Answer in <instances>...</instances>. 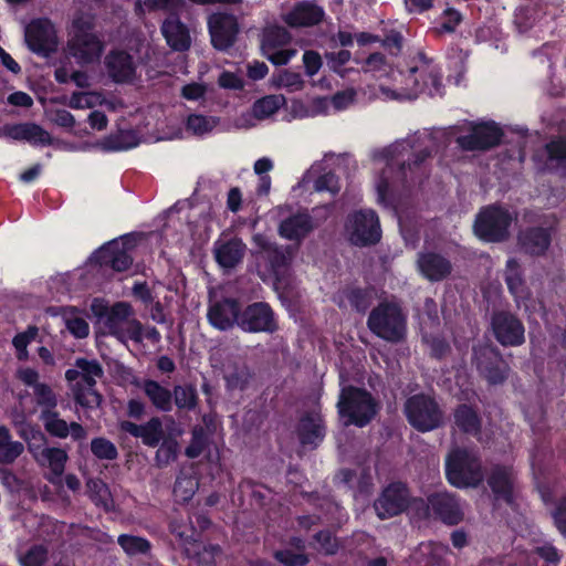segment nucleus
Here are the masks:
<instances>
[{
    "label": "nucleus",
    "mask_w": 566,
    "mask_h": 566,
    "mask_svg": "<svg viewBox=\"0 0 566 566\" xmlns=\"http://www.w3.org/2000/svg\"><path fill=\"white\" fill-rule=\"evenodd\" d=\"M367 327L374 336L400 344L408 336V316L399 302L385 298L369 312Z\"/></svg>",
    "instance_id": "1"
},
{
    "label": "nucleus",
    "mask_w": 566,
    "mask_h": 566,
    "mask_svg": "<svg viewBox=\"0 0 566 566\" xmlns=\"http://www.w3.org/2000/svg\"><path fill=\"white\" fill-rule=\"evenodd\" d=\"M337 412L346 419V424L364 428L377 416L380 406L376 398L365 388L354 385L340 389Z\"/></svg>",
    "instance_id": "2"
},
{
    "label": "nucleus",
    "mask_w": 566,
    "mask_h": 566,
    "mask_svg": "<svg viewBox=\"0 0 566 566\" xmlns=\"http://www.w3.org/2000/svg\"><path fill=\"white\" fill-rule=\"evenodd\" d=\"M403 78L405 86L401 94L405 98L415 99L420 93L429 91V94L438 93L442 87V75L433 60L426 53L419 52L412 59L406 73L398 72Z\"/></svg>",
    "instance_id": "3"
},
{
    "label": "nucleus",
    "mask_w": 566,
    "mask_h": 566,
    "mask_svg": "<svg viewBox=\"0 0 566 566\" xmlns=\"http://www.w3.org/2000/svg\"><path fill=\"white\" fill-rule=\"evenodd\" d=\"M513 213L501 203L480 208L473 221V233L483 243H504L511 237Z\"/></svg>",
    "instance_id": "4"
},
{
    "label": "nucleus",
    "mask_w": 566,
    "mask_h": 566,
    "mask_svg": "<svg viewBox=\"0 0 566 566\" xmlns=\"http://www.w3.org/2000/svg\"><path fill=\"white\" fill-rule=\"evenodd\" d=\"M444 471L448 482L458 489L476 488L484 480L480 458L467 448L458 447L448 453Z\"/></svg>",
    "instance_id": "5"
},
{
    "label": "nucleus",
    "mask_w": 566,
    "mask_h": 566,
    "mask_svg": "<svg viewBox=\"0 0 566 566\" xmlns=\"http://www.w3.org/2000/svg\"><path fill=\"white\" fill-rule=\"evenodd\" d=\"M344 231L348 242L359 248L376 245L382 237L379 217L373 209L349 212L345 218Z\"/></svg>",
    "instance_id": "6"
},
{
    "label": "nucleus",
    "mask_w": 566,
    "mask_h": 566,
    "mask_svg": "<svg viewBox=\"0 0 566 566\" xmlns=\"http://www.w3.org/2000/svg\"><path fill=\"white\" fill-rule=\"evenodd\" d=\"M400 147L403 144H395L384 149V157L387 159V168L395 171L396 180L403 187L408 188L423 181V163L431 156L430 150L421 149L416 153H409L407 159H400Z\"/></svg>",
    "instance_id": "7"
},
{
    "label": "nucleus",
    "mask_w": 566,
    "mask_h": 566,
    "mask_svg": "<svg viewBox=\"0 0 566 566\" xmlns=\"http://www.w3.org/2000/svg\"><path fill=\"white\" fill-rule=\"evenodd\" d=\"M408 422L419 432H429L442 424L443 413L434 398L417 394L405 403Z\"/></svg>",
    "instance_id": "8"
},
{
    "label": "nucleus",
    "mask_w": 566,
    "mask_h": 566,
    "mask_svg": "<svg viewBox=\"0 0 566 566\" xmlns=\"http://www.w3.org/2000/svg\"><path fill=\"white\" fill-rule=\"evenodd\" d=\"M136 245L135 234L127 233L103 244L94 252L93 259L102 268H108L115 272H125L133 264L132 252Z\"/></svg>",
    "instance_id": "9"
},
{
    "label": "nucleus",
    "mask_w": 566,
    "mask_h": 566,
    "mask_svg": "<svg viewBox=\"0 0 566 566\" xmlns=\"http://www.w3.org/2000/svg\"><path fill=\"white\" fill-rule=\"evenodd\" d=\"M472 363L479 375L491 386L503 385L509 378L511 368L496 346L473 347Z\"/></svg>",
    "instance_id": "10"
},
{
    "label": "nucleus",
    "mask_w": 566,
    "mask_h": 566,
    "mask_svg": "<svg viewBox=\"0 0 566 566\" xmlns=\"http://www.w3.org/2000/svg\"><path fill=\"white\" fill-rule=\"evenodd\" d=\"M504 130L494 120L472 123L470 133L457 137V145L464 151H486L502 144Z\"/></svg>",
    "instance_id": "11"
},
{
    "label": "nucleus",
    "mask_w": 566,
    "mask_h": 566,
    "mask_svg": "<svg viewBox=\"0 0 566 566\" xmlns=\"http://www.w3.org/2000/svg\"><path fill=\"white\" fill-rule=\"evenodd\" d=\"M207 28L212 48L219 52L229 51L240 33L238 18L233 13L219 11L207 19Z\"/></svg>",
    "instance_id": "12"
},
{
    "label": "nucleus",
    "mask_w": 566,
    "mask_h": 566,
    "mask_svg": "<svg viewBox=\"0 0 566 566\" xmlns=\"http://www.w3.org/2000/svg\"><path fill=\"white\" fill-rule=\"evenodd\" d=\"M411 500L408 485L401 481H395L382 489L374 502V509L380 520H387L406 512L410 507Z\"/></svg>",
    "instance_id": "13"
},
{
    "label": "nucleus",
    "mask_w": 566,
    "mask_h": 566,
    "mask_svg": "<svg viewBox=\"0 0 566 566\" xmlns=\"http://www.w3.org/2000/svg\"><path fill=\"white\" fill-rule=\"evenodd\" d=\"M238 327L251 334H273L279 329V323L273 308L266 302H253L241 308Z\"/></svg>",
    "instance_id": "14"
},
{
    "label": "nucleus",
    "mask_w": 566,
    "mask_h": 566,
    "mask_svg": "<svg viewBox=\"0 0 566 566\" xmlns=\"http://www.w3.org/2000/svg\"><path fill=\"white\" fill-rule=\"evenodd\" d=\"M491 331L503 347H518L525 343L523 322L510 311H494L491 315Z\"/></svg>",
    "instance_id": "15"
},
{
    "label": "nucleus",
    "mask_w": 566,
    "mask_h": 566,
    "mask_svg": "<svg viewBox=\"0 0 566 566\" xmlns=\"http://www.w3.org/2000/svg\"><path fill=\"white\" fill-rule=\"evenodd\" d=\"M29 50L40 56L49 57L57 49L54 24L48 18L33 19L24 32Z\"/></svg>",
    "instance_id": "16"
},
{
    "label": "nucleus",
    "mask_w": 566,
    "mask_h": 566,
    "mask_svg": "<svg viewBox=\"0 0 566 566\" xmlns=\"http://www.w3.org/2000/svg\"><path fill=\"white\" fill-rule=\"evenodd\" d=\"M428 507L434 517L443 524L454 526L464 518L461 499L449 492H434L427 497Z\"/></svg>",
    "instance_id": "17"
},
{
    "label": "nucleus",
    "mask_w": 566,
    "mask_h": 566,
    "mask_svg": "<svg viewBox=\"0 0 566 566\" xmlns=\"http://www.w3.org/2000/svg\"><path fill=\"white\" fill-rule=\"evenodd\" d=\"M241 308L242 306L238 298L222 297L209 306L207 313L208 322L219 331H229L238 326Z\"/></svg>",
    "instance_id": "18"
},
{
    "label": "nucleus",
    "mask_w": 566,
    "mask_h": 566,
    "mask_svg": "<svg viewBox=\"0 0 566 566\" xmlns=\"http://www.w3.org/2000/svg\"><path fill=\"white\" fill-rule=\"evenodd\" d=\"M416 266L419 274L430 282H441L448 279L453 270L451 261L436 251L418 252Z\"/></svg>",
    "instance_id": "19"
},
{
    "label": "nucleus",
    "mask_w": 566,
    "mask_h": 566,
    "mask_svg": "<svg viewBox=\"0 0 566 566\" xmlns=\"http://www.w3.org/2000/svg\"><path fill=\"white\" fill-rule=\"evenodd\" d=\"M296 434L303 447L318 448L326 436V424L321 412H304L297 422Z\"/></svg>",
    "instance_id": "20"
},
{
    "label": "nucleus",
    "mask_w": 566,
    "mask_h": 566,
    "mask_svg": "<svg viewBox=\"0 0 566 566\" xmlns=\"http://www.w3.org/2000/svg\"><path fill=\"white\" fill-rule=\"evenodd\" d=\"M181 12H170L161 25L160 31L167 45L176 52L188 51L191 46L189 28L180 19Z\"/></svg>",
    "instance_id": "21"
},
{
    "label": "nucleus",
    "mask_w": 566,
    "mask_h": 566,
    "mask_svg": "<svg viewBox=\"0 0 566 566\" xmlns=\"http://www.w3.org/2000/svg\"><path fill=\"white\" fill-rule=\"evenodd\" d=\"M488 484L494 494L495 500H501L509 506L514 504L515 475L511 465H493L488 476Z\"/></svg>",
    "instance_id": "22"
},
{
    "label": "nucleus",
    "mask_w": 566,
    "mask_h": 566,
    "mask_svg": "<svg viewBox=\"0 0 566 566\" xmlns=\"http://www.w3.org/2000/svg\"><path fill=\"white\" fill-rule=\"evenodd\" d=\"M325 10L314 1L303 0L296 2L284 15V22L293 29L318 25L325 19Z\"/></svg>",
    "instance_id": "23"
},
{
    "label": "nucleus",
    "mask_w": 566,
    "mask_h": 566,
    "mask_svg": "<svg viewBox=\"0 0 566 566\" xmlns=\"http://www.w3.org/2000/svg\"><path fill=\"white\" fill-rule=\"evenodd\" d=\"M39 419L42 421L45 432L53 438L66 439L71 436L74 441H83L87 437L86 429L80 422L67 423L60 417L57 410L39 415Z\"/></svg>",
    "instance_id": "24"
},
{
    "label": "nucleus",
    "mask_w": 566,
    "mask_h": 566,
    "mask_svg": "<svg viewBox=\"0 0 566 566\" xmlns=\"http://www.w3.org/2000/svg\"><path fill=\"white\" fill-rule=\"evenodd\" d=\"M109 78L116 84L130 83L136 75L133 56L124 50H111L104 61Z\"/></svg>",
    "instance_id": "25"
},
{
    "label": "nucleus",
    "mask_w": 566,
    "mask_h": 566,
    "mask_svg": "<svg viewBox=\"0 0 566 566\" xmlns=\"http://www.w3.org/2000/svg\"><path fill=\"white\" fill-rule=\"evenodd\" d=\"M552 233L543 227H527L517 234L520 250L531 256H542L549 249Z\"/></svg>",
    "instance_id": "26"
},
{
    "label": "nucleus",
    "mask_w": 566,
    "mask_h": 566,
    "mask_svg": "<svg viewBox=\"0 0 566 566\" xmlns=\"http://www.w3.org/2000/svg\"><path fill=\"white\" fill-rule=\"evenodd\" d=\"M4 137L13 140H24L32 146H50L53 138L49 132L35 123L7 124L3 126Z\"/></svg>",
    "instance_id": "27"
},
{
    "label": "nucleus",
    "mask_w": 566,
    "mask_h": 566,
    "mask_svg": "<svg viewBox=\"0 0 566 566\" xmlns=\"http://www.w3.org/2000/svg\"><path fill=\"white\" fill-rule=\"evenodd\" d=\"M71 54L81 64H91L97 62L104 51V43L101 38L95 34L73 35L69 42Z\"/></svg>",
    "instance_id": "28"
},
{
    "label": "nucleus",
    "mask_w": 566,
    "mask_h": 566,
    "mask_svg": "<svg viewBox=\"0 0 566 566\" xmlns=\"http://www.w3.org/2000/svg\"><path fill=\"white\" fill-rule=\"evenodd\" d=\"M314 230L313 219L307 212L291 214L280 222L279 234L290 241H302Z\"/></svg>",
    "instance_id": "29"
},
{
    "label": "nucleus",
    "mask_w": 566,
    "mask_h": 566,
    "mask_svg": "<svg viewBox=\"0 0 566 566\" xmlns=\"http://www.w3.org/2000/svg\"><path fill=\"white\" fill-rule=\"evenodd\" d=\"M504 281L509 292L517 303L528 297L530 291L526 284L524 269L517 259L510 258L506 261Z\"/></svg>",
    "instance_id": "30"
},
{
    "label": "nucleus",
    "mask_w": 566,
    "mask_h": 566,
    "mask_svg": "<svg viewBox=\"0 0 566 566\" xmlns=\"http://www.w3.org/2000/svg\"><path fill=\"white\" fill-rule=\"evenodd\" d=\"M14 426L18 436L27 443L28 451L35 461H40L41 454L48 448L45 433L38 424L25 421L23 417L21 421H15Z\"/></svg>",
    "instance_id": "31"
},
{
    "label": "nucleus",
    "mask_w": 566,
    "mask_h": 566,
    "mask_svg": "<svg viewBox=\"0 0 566 566\" xmlns=\"http://www.w3.org/2000/svg\"><path fill=\"white\" fill-rule=\"evenodd\" d=\"M245 244L239 238L230 239L220 244L216 243L214 259L223 269L235 268L243 259Z\"/></svg>",
    "instance_id": "32"
},
{
    "label": "nucleus",
    "mask_w": 566,
    "mask_h": 566,
    "mask_svg": "<svg viewBox=\"0 0 566 566\" xmlns=\"http://www.w3.org/2000/svg\"><path fill=\"white\" fill-rule=\"evenodd\" d=\"M454 424L460 432L478 437L482 432V419L474 407L460 403L453 411Z\"/></svg>",
    "instance_id": "33"
},
{
    "label": "nucleus",
    "mask_w": 566,
    "mask_h": 566,
    "mask_svg": "<svg viewBox=\"0 0 566 566\" xmlns=\"http://www.w3.org/2000/svg\"><path fill=\"white\" fill-rule=\"evenodd\" d=\"M143 390L157 410L163 412H170L172 410V391L160 385L157 380L146 379Z\"/></svg>",
    "instance_id": "34"
},
{
    "label": "nucleus",
    "mask_w": 566,
    "mask_h": 566,
    "mask_svg": "<svg viewBox=\"0 0 566 566\" xmlns=\"http://www.w3.org/2000/svg\"><path fill=\"white\" fill-rule=\"evenodd\" d=\"M132 315V306L126 302L115 303L107 313L105 319V327L108 333L117 338L124 335L123 325L127 323L128 317Z\"/></svg>",
    "instance_id": "35"
},
{
    "label": "nucleus",
    "mask_w": 566,
    "mask_h": 566,
    "mask_svg": "<svg viewBox=\"0 0 566 566\" xmlns=\"http://www.w3.org/2000/svg\"><path fill=\"white\" fill-rule=\"evenodd\" d=\"M265 260L270 273L276 283H281L291 264V256L280 247H270L265 250Z\"/></svg>",
    "instance_id": "36"
},
{
    "label": "nucleus",
    "mask_w": 566,
    "mask_h": 566,
    "mask_svg": "<svg viewBox=\"0 0 566 566\" xmlns=\"http://www.w3.org/2000/svg\"><path fill=\"white\" fill-rule=\"evenodd\" d=\"M343 294L355 312L365 314L373 305L375 289L373 286H349L343 291Z\"/></svg>",
    "instance_id": "37"
},
{
    "label": "nucleus",
    "mask_w": 566,
    "mask_h": 566,
    "mask_svg": "<svg viewBox=\"0 0 566 566\" xmlns=\"http://www.w3.org/2000/svg\"><path fill=\"white\" fill-rule=\"evenodd\" d=\"M546 160L543 170H553L566 165V137L557 136L551 139L544 146Z\"/></svg>",
    "instance_id": "38"
},
{
    "label": "nucleus",
    "mask_w": 566,
    "mask_h": 566,
    "mask_svg": "<svg viewBox=\"0 0 566 566\" xmlns=\"http://www.w3.org/2000/svg\"><path fill=\"white\" fill-rule=\"evenodd\" d=\"M290 41L291 34L284 27L277 24L265 27L261 36L262 53L283 48L289 44Z\"/></svg>",
    "instance_id": "39"
},
{
    "label": "nucleus",
    "mask_w": 566,
    "mask_h": 566,
    "mask_svg": "<svg viewBox=\"0 0 566 566\" xmlns=\"http://www.w3.org/2000/svg\"><path fill=\"white\" fill-rule=\"evenodd\" d=\"M199 402L197 388L193 384L175 385L172 389V406L178 410L193 411Z\"/></svg>",
    "instance_id": "40"
},
{
    "label": "nucleus",
    "mask_w": 566,
    "mask_h": 566,
    "mask_svg": "<svg viewBox=\"0 0 566 566\" xmlns=\"http://www.w3.org/2000/svg\"><path fill=\"white\" fill-rule=\"evenodd\" d=\"M24 451V444L12 441L9 429L0 426V464L13 463Z\"/></svg>",
    "instance_id": "41"
},
{
    "label": "nucleus",
    "mask_w": 566,
    "mask_h": 566,
    "mask_svg": "<svg viewBox=\"0 0 566 566\" xmlns=\"http://www.w3.org/2000/svg\"><path fill=\"white\" fill-rule=\"evenodd\" d=\"M253 373L247 365H234L224 376L226 389L228 391H244L249 388Z\"/></svg>",
    "instance_id": "42"
},
{
    "label": "nucleus",
    "mask_w": 566,
    "mask_h": 566,
    "mask_svg": "<svg viewBox=\"0 0 566 566\" xmlns=\"http://www.w3.org/2000/svg\"><path fill=\"white\" fill-rule=\"evenodd\" d=\"M139 140L134 130H120L103 140V148L107 151H123L135 148Z\"/></svg>",
    "instance_id": "43"
},
{
    "label": "nucleus",
    "mask_w": 566,
    "mask_h": 566,
    "mask_svg": "<svg viewBox=\"0 0 566 566\" xmlns=\"http://www.w3.org/2000/svg\"><path fill=\"white\" fill-rule=\"evenodd\" d=\"M67 459L69 455L64 449L51 447L44 450L41 454L40 461L36 462L41 465L48 464L51 473L56 478H60L65 471Z\"/></svg>",
    "instance_id": "44"
},
{
    "label": "nucleus",
    "mask_w": 566,
    "mask_h": 566,
    "mask_svg": "<svg viewBox=\"0 0 566 566\" xmlns=\"http://www.w3.org/2000/svg\"><path fill=\"white\" fill-rule=\"evenodd\" d=\"M210 439L207 429L197 424L191 430V439L185 449V455L189 459H197L209 447Z\"/></svg>",
    "instance_id": "45"
},
{
    "label": "nucleus",
    "mask_w": 566,
    "mask_h": 566,
    "mask_svg": "<svg viewBox=\"0 0 566 566\" xmlns=\"http://www.w3.org/2000/svg\"><path fill=\"white\" fill-rule=\"evenodd\" d=\"M324 59L328 70L342 78L346 77L349 70L345 65L353 59V54L347 49H340L338 51H326Z\"/></svg>",
    "instance_id": "46"
},
{
    "label": "nucleus",
    "mask_w": 566,
    "mask_h": 566,
    "mask_svg": "<svg viewBox=\"0 0 566 566\" xmlns=\"http://www.w3.org/2000/svg\"><path fill=\"white\" fill-rule=\"evenodd\" d=\"M282 95H266L253 103L252 112L258 119H264L275 114L284 104Z\"/></svg>",
    "instance_id": "47"
},
{
    "label": "nucleus",
    "mask_w": 566,
    "mask_h": 566,
    "mask_svg": "<svg viewBox=\"0 0 566 566\" xmlns=\"http://www.w3.org/2000/svg\"><path fill=\"white\" fill-rule=\"evenodd\" d=\"M33 395L34 401L40 408V415L56 410L59 402L57 395L50 385L45 382L36 385L35 389H33Z\"/></svg>",
    "instance_id": "48"
},
{
    "label": "nucleus",
    "mask_w": 566,
    "mask_h": 566,
    "mask_svg": "<svg viewBox=\"0 0 566 566\" xmlns=\"http://www.w3.org/2000/svg\"><path fill=\"white\" fill-rule=\"evenodd\" d=\"M117 543L129 556L138 554L146 555L151 549V544L147 538L129 534H120L117 538Z\"/></svg>",
    "instance_id": "49"
},
{
    "label": "nucleus",
    "mask_w": 566,
    "mask_h": 566,
    "mask_svg": "<svg viewBox=\"0 0 566 566\" xmlns=\"http://www.w3.org/2000/svg\"><path fill=\"white\" fill-rule=\"evenodd\" d=\"M139 438L145 446L150 448L157 447L164 439L161 420L158 417H153L146 423H143Z\"/></svg>",
    "instance_id": "50"
},
{
    "label": "nucleus",
    "mask_w": 566,
    "mask_h": 566,
    "mask_svg": "<svg viewBox=\"0 0 566 566\" xmlns=\"http://www.w3.org/2000/svg\"><path fill=\"white\" fill-rule=\"evenodd\" d=\"M76 405L85 409H94L101 406L103 397L95 388H85L77 382L73 388Z\"/></svg>",
    "instance_id": "51"
},
{
    "label": "nucleus",
    "mask_w": 566,
    "mask_h": 566,
    "mask_svg": "<svg viewBox=\"0 0 566 566\" xmlns=\"http://www.w3.org/2000/svg\"><path fill=\"white\" fill-rule=\"evenodd\" d=\"M353 61L360 65V70L364 73H378L384 74L387 73L388 62L387 57L381 52L370 53L366 59L359 60L357 56L353 59Z\"/></svg>",
    "instance_id": "52"
},
{
    "label": "nucleus",
    "mask_w": 566,
    "mask_h": 566,
    "mask_svg": "<svg viewBox=\"0 0 566 566\" xmlns=\"http://www.w3.org/2000/svg\"><path fill=\"white\" fill-rule=\"evenodd\" d=\"M272 83L276 87H285L290 92L301 91L304 87V80L301 74L287 69L273 74Z\"/></svg>",
    "instance_id": "53"
},
{
    "label": "nucleus",
    "mask_w": 566,
    "mask_h": 566,
    "mask_svg": "<svg viewBox=\"0 0 566 566\" xmlns=\"http://www.w3.org/2000/svg\"><path fill=\"white\" fill-rule=\"evenodd\" d=\"M91 452L98 460L113 461L118 458V450L116 446L104 437H96L92 439Z\"/></svg>",
    "instance_id": "54"
},
{
    "label": "nucleus",
    "mask_w": 566,
    "mask_h": 566,
    "mask_svg": "<svg viewBox=\"0 0 566 566\" xmlns=\"http://www.w3.org/2000/svg\"><path fill=\"white\" fill-rule=\"evenodd\" d=\"M462 21L463 15L459 10L454 8H447L441 14V22L433 29V32L437 35L454 33Z\"/></svg>",
    "instance_id": "55"
},
{
    "label": "nucleus",
    "mask_w": 566,
    "mask_h": 566,
    "mask_svg": "<svg viewBox=\"0 0 566 566\" xmlns=\"http://www.w3.org/2000/svg\"><path fill=\"white\" fill-rule=\"evenodd\" d=\"M49 559V549L43 544L32 545L19 558L20 566H45Z\"/></svg>",
    "instance_id": "56"
},
{
    "label": "nucleus",
    "mask_w": 566,
    "mask_h": 566,
    "mask_svg": "<svg viewBox=\"0 0 566 566\" xmlns=\"http://www.w3.org/2000/svg\"><path fill=\"white\" fill-rule=\"evenodd\" d=\"M217 122L214 117H208L201 114H191L187 118V129L196 135H205L213 129Z\"/></svg>",
    "instance_id": "57"
},
{
    "label": "nucleus",
    "mask_w": 566,
    "mask_h": 566,
    "mask_svg": "<svg viewBox=\"0 0 566 566\" xmlns=\"http://www.w3.org/2000/svg\"><path fill=\"white\" fill-rule=\"evenodd\" d=\"M91 500L96 506L103 507L106 512H109L113 507V499L108 486L102 481L93 482Z\"/></svg>",
    "instance_id": "58"
},
{
    "label": "nucleus",
    "mask_w": 566,
    "mask_h": 566,
    "mask_svg": "<svg viewBox=\"0 0 566 566\" xmlns=\"http://www.w3.org/2000/svg\"><path fill=\"white\" fill-rule=\"evenodd\" d=\"M315 548L325 555H334L338 551L336 537L329 530H322L313 536Z\"/></svg>",
    "instance_id": "59"
},
{
    "label": "nucleus",
    "mask_w": 566,
    "mask_h": 566,
    "mask_svg": "<svg viewBox=\"0 0 566 566\" xmlns=\"http://www.w3.org/2000/svg\"><path fill=\"white\" fill-rule=\"evenodd\" d=\"M423 342L430 347V356L437 360L444 359L451 353V346L443 336H424Z\"/></svg>",
    "instance_id": "60"
},
{
    "label": "nucleus",
    "mask_w": 566,
    "mask_h": 566,
    "mask_svg": "<svg viewBox=\"0 0 566 566\" xmlns=\"http://www.w3.org/2000/svg\"><path fill=\"white\" fill-rule=\"evenodd\" d=\"M379 43L390 55L397 56L403 48V35L400 31L391 29L382 39L380 38Z\"/></svg>",
    "instance_id": "61"
},
{
    "label": "nucleus",
    "mask_w": 566,
    "mask_h": 566,
    "mask_svg": "<svg viewBox=\"0 0 566 566\" xmlns=\"http://www.w3.org/2000/svg\"><path fill=\"white\" fill-rule=\"evenodd\" d=\"M314 189L318 192L328 191L332 195H337L340 190L339 178L333 171L322 174L315 179Z\"/></svg>",
    "instance_id": "62"
},
{
    "label": "nucleus",
    "mask_w": 566,
    "mask_h": 566,
    "mask_svg": "<svg viewBox=\"0 0 566 566\" xmlns=\"http://www.w3.org/2000/svg\"><path fill=\"white\" fill-rule=\"evenodd\" d=\"M145 6L148 11L163 10L167 12H181L186 7V0H145Z\"/></svg>",
    "instance_id": "63"
},
{
    "label": "nucleus",
    "mask_w": 566,
    "mask_h": 566,
    "mask_svg": "<svg viewBox=\"0 0 566 566\" xmlns=\"http://www.w3.org/2000/svg\"><path fill=\"white\" fill-rule=\"evenodd\" d=\"M274 558L284 566H305L308 563L307 555L287 548L275 551Z\"/></svg>",
    "instance_id": "64"
}]
</instances>
